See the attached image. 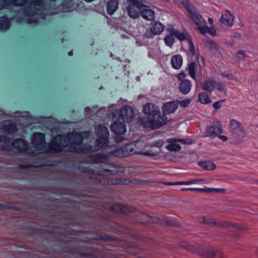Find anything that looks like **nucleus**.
<instances>
[{
	"label": "nucleus",
	"instance_id": "12",
	"mask_svg": "<svg viewBox=\"0 0 258 258\" xmlns=\"http://www.w3.org/2000/svg\"><path fill=\"white\" fill-rule=\"evenodd\" d=\"M222 132L221 125L219 121H217V126L213 125L208 126L206 130V136L210 137H215L218 136Z\"/></svg>",
	"mask_w": 258,
	"mask_h": 258
},
{
	"label": "nucleus",
	"instance_id": "22",
	"mask_svg": "<svg viewBox=\"0 0 258 258\" xmlns=\"http://www.w3.org/2000/svg\"><path fill=\"white\" fill-rule=\"evenodd\" d=\"M118 7V2L117 0H110L107 5V13L111 15L117 10Z\"/></svg>",
	"mask_w": 258,
	"mask_h": 258
},
{
	"label": "nucleus",
	"instance_id": "17",
	"mask_svg": "<svg viewBox=\"0 0 258 258\" xmlns=\"http://www.w3.org/2000/svg\"><path fill=\"white\" fill-rule=\"evenodd\" d=\"M74 0H67L63 5L59 7L60 12H69L77 9L80 4H74Z\"/></svg>",
	"mask_w": 258,
	"mask_h": 258
},
{
	"label": "nucleus",
	"instance_id": "8",
	"mask_svg": "<svg viewBox=\"0 0 258 258\" xmlns=\"http://www.w3.org/2000/svg\"><path fill=\"white\" fill-rule=\"evenodd\" d=\"M120 116L125 122H131L134 119V112L132 108L130 106H125L120 109Z\"/></svg>",
	"mask_w": 258,
	"mask_h": 258
},
{
	"label": "nucleus",
	"instance_id": "27",
	"mask_svg": "<svg viewBox=\"0 0 258 258\" xmlns=\"http://www.w3.org/2000/svg\"><path fill=\"white\" fill-rule=\"evenodd\" d=\"M11 23L10 20L6 17H0V31L9 29Z\"/></svg>",
	"mask_w": 258,
	"mask_h": 258
},
{
	"label": "nucleus",
	"instance_id": "43",
	"mask_svg": "<svg viewBox=\"0 0 258 258\" xmlns=\"http://www.w3.org/2000/svg\"><path fill=\"white\" fill-rule=\"evenodd\" d=\"M245 51H242V50H239V51H237V56L239 59L243 58L245 56Z\"/></svg>",
	"mask_w": 258,
	"mask_h": 258
},
{
	"label": "nucleus",
	"instance_id": "55",
	"mask_svg": "<svg viewBox=\"0 0 258 258\" xmlns=\"http://www.w3.org/2000/svg\"><path fill=\"white\" fill-rule=\"evenodd\" d=\"M221 226L222 227H226L228 226L229 225H227V224H226V225H221Z\"/></svg>",
	"mask_w": 258,
	"mask_h": 258
},
{
	"label": "nucleus",
	"instance_id": "53",
	"mask_svg": "<svg viewBox=\"0 0 258 258\" xmlns=\"http://www.w3.org/2000/svg\"><path fill=\"white\" fill-rule=\"evenodd\" d=\"M208 22H209V23L210 25H212L213 24V19L212 18H208Z\"/></svg>",
	"mask_w": 258,
	"mask_h": 258
},
{
	"label": "nucleus",
	"instance_id": "1",
	"mask_svg": "<svg viewBox=\"0 0 258 258\" xmlns=\"http://www.w3.org/2000/svg\"><path fill=\"white\" fill-rule=\"evenodd\" d=\"M95 133L98 137L96 140L97 148L93 149L90 145L82 146L81 145L83 138L90 135V132L82 133L73 132L68 134L67 136L58 135L52 139L49 144L45 143L44 134L36 133L31 137V142L33 145L32 152L33 155L43 153H58L61 152L89 154V156L92 158V162L102 163L106 161L107 155L104 149H100L107 146L109 132L105 126L100 124L96 126Z\"/></svg>",
	"mask_w": 258,
	"mask_h": 258
},
{
	"label": "nucleus",
	"instance_id": "10",
	"mask_svg": "<svg viewBox=\"0 0 258 258\" xmlns=\"http://www.w3.org/2000/svg\"><path fill=\"white\" fill-rule=\"evenodd\" d=\"M0 130L9 134H12L18 131L17 126L8 120H5L0 123Z\"/></svg>",
	"mask_w": 258,
	"mask_h": 258
},
{
	"label": "nucleus",
	"instance_id": "37",
	"mask_svg": "<svg viewBox=\"0 0 258 258\" xmlns=\"http://www.w3.org/2000/svg\"><path fill=\"white\" fill-rule=\"evenodd\" d=\"M112 209L117 212L125 213L124 207L120 204H115L113 205Z\"/></svg>",
	"mask_w": 258,
	"mask_h": 258
},
{
	"label": "nucleus",
	"instance_id": "56",
	"mask_svg": "<svg viewBox=\"0 0 258 258\" xmlns=\"http://www.w3.org/2000/svg\"><path fill=\"white\" fill-rule=\"evenodd\" d=\"M187 188H183L181 189L182 190H188Z\"/></svg>",
	"mask_w": 258,
	"mask_h": 258
},
{
	"label": "nucleus",
	"instance_id": "41",
	"mask_svg": "<svg viewBox=\"0 0 258 258\" xmlns=\"http://www.w3.org/2000/svg\"><path fill=\"white\" fill-rule=\"evenodd\" d=\"M222 102H223V100H221V101H218L215 102L213 104V107L215 109H219L220 108H221V107L222 106L221 104H222Z\"/></svg>",
	"mask_w": 258,
	"mask_h": 258
},
{
	"label": "nucleus",
	"instance_id": "26",
	"mask_svg": "<svg viewBox=\"0 0 258 258\" xmlns=\"http://www.w3.org/2000/svg\"><path fill=\"white\" fill-rule=\"evenodd\" d=\"M141 222L145 223L146 222L158 223V219L156 217H152L144 213L140 214Z\"/></svg>",
	"mask_w": 258,
	"mask_h": 258
},
{
	"label": "nucleus",
	"instance_id": "9",
	"mask_svg": "<svg viewBox=\"0 0 258 258\" xmlns=\"http://www.w3.org/2000/svg\"><path fill=\"white\" fill-rule=\"evenodd\" d=\"M178 106L177 101H171L165 103L162 106V112L163 114L166 116V114H169L174 113Z\"/></svg>",
	"mask_w": 258,
	"mask_h": 258
},
{
	"label": "nucleus",
	"instance_id": "2",
	"mask_svg": "<svg viewBox=\"0 0 258 258\" xmlns=\"http://www.w3.org/2000/svg\"><path fill=\"white\" fill-rule=\"evenodd\" d=\"M45 0H0V10L8 6H21L27 5L24 10L23 21L28 23H35L44 19L47 15H55L59 12L52 11Z\"/></svg>",
	"mask_w": 258,
	"mask_h": 258
},
{
	"label": "nucleus",
	"instance_id": "45",
	"mask_svg": "<svg viewBox=\"0 0 258 258\" xmlns=\"http://www.w3.org/2000/svg\"><path fill=\"white\" fill-rule=\"evenodd\" d=\"M185 77V74L183 72H181L180 73H179L178 75H177V78L180 80V81H182L183 80V79Z\"/></svg>",
	"mask_w": 258,
	"mask_h": 258
},
{
	"label": "nucleus",
	"instance_id": "16",
	"mask_svg": "<svg viewBox=\"0 0 258 258\" xmlns=\"http://www.w3.org/2000/svg\"><path fill=\"white\" fill-rule=\"evenodd\" d=\"M131 146V145H127L123 148H117L111 151H106V152L119 157H122L127 156L129 154L127 151L128 150L132 152Z\"/></svg>",
	"mask_w": 258,
	"mask_h": 258
},
{
	"label": "nucleus",
	"instance_id": "49",
	"mask_svg": "<svg viewBox=\"0 0 258 258\" xmlns=\"http://www.w3.org/2000/svg\"><path fill=\"white\" fill-rule=\"evenodd\" d=\"M219 138L223 141H226L227 140V137L223 135H218Z\"/></svg>",
	"mask_w": 258,
	"mask_h": 258
},
{
	"label": "nucleus",
	"instance_id": "23",
	"mask_svg": "<svg viewBox=\"0 0 258 258\" xmlns=\"http://www.w3.org/2000/svg\"><path fill=\"white\" fill-rule=\"evenodd\" d=\"M199 31L203 34L208 33L213 36L217 34L216 30L213 26L208 27L206 24L203 26V27H200L199 28Z\"/></svg>",
	"mask_w": 258,
	"mask_h": 258
},
{
	"label": "nucleus",
	"instance_id": "32",
	"mask_svg": "<svg viewBox=\"0 0 258 258\" xmlns=\"http://www.w3.org/2000/svg\"><path fill=\"white\" fill-rule=\"evenodd\" d=\"M181 142L184 144L190 145L192 143V141L190 139H181L178 138H170L167 140V142Z\"/></svg>",
	"mask_w": 258,
	"mask_h": 258
},
{
	"label": "nucleus",
	"instance_id": "48",
	"mask_svg": "<svg viewBox=\"0 0 258 258\" xmlns=\"http://www.w3.org/2000/svg\"><path fill=\"white\" fill-rule=\"evenodd\" d=\"M175 1L178 3L182 4L184 7H185V5H184L185 2H187L188 3H189V2L188 1V0H175Z\"/></svg>",
	"mask_w": 258,
	"mask_h": 258
},
{
	"label": "nucleus",
	"instance_id": "36",
	"mask_svg": "<svg viewBox=\"0 0 258 258\" xmlns=\"http://www.w3.org/2000/svg\"><path fill=\"white\" fill-rule=\"evenodd\" d=\"M206 45L211 51H213L214 52H217L218 51L217 44L213 41L210 40L208 41Z\"/></svg>",
	"mask_w": 258,
	"mask_h": 258
},
{
	"label": "nucleus",
	"instance_id": "59",
	"mask_svg": "<svg viewBox=\"0 0 258 258\" xmlns=\"http://www.w3.org/2000/svg\"><path fill=\"white\" fill-rule=\"evenodd\" d=\"M140 97H141V95H139V98H140Z\"/></svg>",
	"mask_w": 258,
	"mask_h": 258
},
{
	"label": "nucleus",
	"instance_id": "30",
	"mask_svg": "<svg viewBox=\"0 0 258 258\" xmlns=\"http://www.w3.org/2000/svg\"><path fill=\"white\" fill-rule=\"evenodd\" d=\"M174 35L170 33L169 35H166L164 38V41L165 44L170 48H172L174 44Z\"/></svg>",
	"mask_w": 258,
	"mask_h": 258
},
{
	"label": "nucleus",
	"instance_id": "15",
	"mask_svg": "<svg viewBox=\"0 0 258 258\" xmlns=\"http://www.w3.org/2000/svg\"><path fill=\"white\" fill-rule=\"evenodd\" d=\"M169 33L174 35V36L176 37L180 41H186L189 40L191 37L186 31L181 32L177 30L174 29L172 26L171 28H168Z\"/></svg>",
	"mask_w": 258,
	"mask_h": 258
},
{
	"label": "nucleus",
	"instance_id": "19",
	"mask_svg": "<svg viewBox=\"0 0 258 258\" xmlns=\"http://www.w3.org/2000/svg\"><path fill=\"white\" fill-rule=\"evenodd\" d=\"M202 182L205 184L208 183L209 181L205 179H194L185 181H178L175 182H170L169 185H190Z\"/></svg>",
	"mask_w": 258,
	"mask_h": 258
},
{
	"label": "nucleus",
	"instance_id": "51",
	"mask_svg": "<svg viewBox=\"0 0 258 258\" xmlns=\"http://www.w3.org/2000/svg\"><path fill=\"white\" fill-rule=\"evenodd\" d=\"M207 189L209 190L216 191H219L224 190L223 189H220V188H207Z\"/></svg>",
	"mask_w": 258,
	"mask_h": 258
},
{
	"label": "nucleus",
	"instance_id": "54",
	"mask_svg": "<svg viewBox=\"0 0 258 258\" xmlns=\"http://www.w3.org/2000/svg\"><path fill=\"white\" fill-rule=\"evenodd\" d=\"M69 55L71 56L73 55V51H71L68 53Z\"/></svg>",
	"mask_w": 258,
	"mask_h": 258
},
{
	"label": "nucleus",
	"instance_id": "46",
	"mask_svg": "<svg viewBox=\"0 0 258 258\" xmlns=\"http://www.w3.org/2000/svg\"><path fill=\"white\" fill-rule=\"evenodd\" d=\"M188 190H197V191H203L204 189L203 188H192V187H189L187 188Z\"/></svg>",
	"mask_w": 258,
	"mask_h": 258
},
{
	"label": "nucleus",
	"instance_id": "11",
	"mask_svg": "<svg viewBox=\"0 0 258 258\" xmlns=\"http://www.w3.org/2000/svg\"><path fill=\"white\" fill-rule=\"evenodd\" d=\"M234 19V16L228 10L223 12L220 21L221 23L227 27H230L232 26Z\"/></svg>",
	"mask_w": 258,
	"mask_h": 258
},
{
	"label": "nucleus",
	"instance_id": "44",
	"mask_svg": "<svg viewBox=\"0 0 258 258\" xmlns=\"http://www.w3.org/2000/svg\"><path fill=\"white\" fill-rule=\"evenodd\" d=\"M85 114L86 116L91 115L92 110L90 107H86L85 109Z\"/></svg>",
	"mask_w": 258,
	"mask_h": 258
},
{
	"label": "nucleus",
	"instance_id": "5",
	"mask_svg": "<svg viewBox=\"0 0 258 258\" xmlns=\"http://www.w3.org/2000/svg\"><path fill=\"white\" fill-rule=\"evenodd\" d=\"M12 149H16L25 155H33L32 149L28 148L27 143L22 139H16L12 142L10 141L7 150Z\"/></svg>",
	"mask_w": 258,
	"mask_h": 258
},
{
	"label": "nucleus",
	"instance_id": "4",
	"mask_svg": "<svg viewBox=\"0 0 258 258\" xmlns=\"http://www.w3.org/2000/svg\"><path fill=\"white\" fill-rule=\"evenodd\" d=\"M184 4L185 8L188 12L190 18L197 25V30L199 31V28L200 27H203V26L206 24V21L190 3L185 2Z\"/></svg>",
	"mask_w": 258,
	"mask_h": 258
},
{
	"label": "nucleus",
	"instance_id": "33",
	"mask_svg": "<svg viewBox=\"0 0 258 258\" xmlns=\"http://www.w3.org/2000/svg\"><path fill=\"white\" fill-rule=\"evenodd\" d=\"M218 91H219L222 95H225L227 92V88L225 85H224L222 82H216V87L215 88Z\"/></svg>",
	"mask_w": 258,
	"mask_h": 258
},
{
	"label": "nucleus",
	"instance_id": "25",
	"mask_svg": "<svg viewBox=\"0 0 258 258\" xmlns=\"http://www.w3.org/2000/svg\"><path fill=\"white\" fill-rule=\"evenodd\" d=\"M197 69V64L195 62H189L187 67L189 75L194 80H196V72Z\"/></svg>",
	"mask_w": 258,
	"mask_h": 258
},
{
	"label": "nucleus",
	"instance_id": "3",
	"mask_svg": "<svg viewBox=\"0 0 258 258\" xmlns=\"http://www.w3.org/2000/svg\"><path fill=\"white\" fill-rule=\"evenodd\" d=\"M143 111L147 115V117L140 118L141 123L145 128L152 130L159 128L168 122L167 116L161 115L159 108L153 104L145 105Z\"/></svg>",
	"mask_w": 258,
	"mask_h": 258
},
{
	"label": "nucleus",
	"instance_id": "34",
	"mask_svg": "<svg viewBox=\"0 0 258 258\" xmlns=\"http://www.w3.org/2000/svg\"><path fill=\"white\" fill-rule=\"evenodd\" d=\"M159 55V48L158 46H155L153 49H150L148 51V57L155 59Z\"/></svg>",
	"mask_w": 258,
	"mask_h": 258
},
{
	"label": "nucleus",
	"instance_id": "35",
	"mask_svg": "<svg viewBox=\"0 0 258 258\" xmlns=\"http://www.w3.org/2000/svg\"><path fill=\"white\" fill-rule=\"evenodd\" d=\"M170 144L167 145L166 149L170 151H178L180 150L181 147L179 145L176 144V142H168Z\"/></svg>",
	"mask_w": 258,
	"mask_h": 258
},
{
	"label": "nucleus",
	"instance_id": "42",
	"mask_svg": "<svg viewBox=\"0 0 258 258\" xmlns=\"http://www.w3.org/2000/svg\"><path fill=\"white\" fill-rule=\"evenodd\" d=\"M221 75L223 77L227 78L228 80H233L234 79V76L231 74L221 73Z\"/></svg>",
	"mask_w": 258,
	"mask_h": 258
},
{
	"label": "nucleus",
	"instance_id": "24",
	"mask_svg": "<svg viewBox=\"0 0 258 258\" xmlns=\"http://www.w3.org/2000/svg\"><path fill=\"white\" fill-rule=\"evenodd\" d=\"M199 165L204 169L207 170H213L216 167V165L211 161L199 162Z\"/></svg>",
	"mask_w": 258,
	"mask_h": 258
},
{
	"label": "nucleus",
	"instance_id": "13",
	"mask_svg": "<svg viewBox=\"0 0 258 258\" xmlns=\"http://www.w3.org/2000/svg\"><path fill=\"white\" fill-rule=\"evenodd\" d=\"M230 130L232 134L239 137H243L244 132L241 125L234 119H231L230 121Z\"/></svg>",
	"mask_w": 258,
	"mask_h": 258
},
{
	"label": "nucleus",
	"instance_id": "20",
	"mask_svg": "<svg viewBox=\"0 0 258 258\" xmlns=\"http://www.w3.org/2000/svg\"><path fill=\"white\" fill-rule=\"evenodd\" d=\"M191 84L190 81L186 79L181 81L179 86L180 91L183 94L188 93L191 89Z\"/></svg>",
	"mask_w": 258,
	"mask_h": 258
},
{
	"label": "nucleus",
	"instance_id": "47",
	"mask_svg": "<svg viewBox=\"0 0 258 258\" xmlns=\"http://www.w3.org/2000/svg\"><path fill=\"white\" fill-rule=\"evenodd\" d=\"M209 255L208 256V258H212L215 255V252L213 250L209 251Z\"/></svg>",
	"mask_w": 258,
	"mask_h": 258
},
{
	"label": "nucleus",
	"instance_id": "18",
	"mask_svg": "<svg viewBox=\"0 0 258 258\" xmlns=\"http://www.w3.org/2000/svg\"><path fill=\"white\" fill-rule=\"evenodd\" d=\"M111 128L115 134L119 135L124 134L126 131L124 123L119 121L113 122L111 125Z\"/></svg>",
	"mask_w": 258,
	"mask_h": 258
},
{
	"label": "nucleus",
	"instance_id": "14",
	"mask_svg": "<svg viewBox=\"0 0 258 258\" xmlns=\"http://www.w3.org/2000/svg\"><path fill=\"white\" fill-rule=\"evenodd\" d=\"M141 15L143 19L147 21H153L155 18L154 11L147 6L141 7Z\"/></svg>",
	"mask_w": 258,
	"mask_h": 258
},
{
	"label": "nucleus",
	"instance_id": "31",
	"mask_svg": "<svg viewBox=\"0 0 258 258\" xmlns=\"http://www.w3.org/2000/svg\"><path fill=\"white\" fill-rule=\"evenodd\" d=\"M199 99L202 104H208L212 101L209 96L205 92L199 94Z\"/></svg>",
	"mask_w": 258,
	"mask_h": 258
},
{
	"label": "nucleus",
	"instance_id": "57",
	"mask_svg": "<svg viewBox=\"0 0 258 258\" xmlns=\"http://www.w3.org/2000/svg\"><path fill=\"white\" fill-rule=\"evenodd\" d=\"M137 79L138 81H139V80H140V77H137Z\"/></svg>",
	"mask_w": 258,
	"mask_h": 258
},
{
	"label": "nucleus",
	"instance_id": "39",
	"mask_svg": "<svg viewBox=\"0 0 258 258\" xmlns=\"http://www.w3.org/2000/svg\"><path fill=\"white\" fill-rule=\"evenodd\" d=\"M190 99H186L185 100L177 101L178 105L179 104L182 107H185L187 106L190 102Z\"/></svg>",
	"mask_w": 258,
	"mask_h": 258
},
{
	"label": "nucleus",
	"instance_id": "29",
	"mask_svg": "<svg viewBox=\"0 0 258 258\" xmlns=\"http://www.w3.org/2000/svg\"><path fill=\"white\" fill-rule=\"evenodd\" d=\"M10 144V140L6 137L2 138L0 136V149L8 150Z\"/></svg>",
	"mask_w": 258,
	"mask_h": 258
},
{
	"label": "nucleus",
	"instance_id": "38",
	"mask_svg": "<svg viewBox=\"0 0 258 258\" xmlns=\"http://www.w3.org/2000/svg\"><path fill=\"white\" fill-rule=\"evenodd\" d=\"M188 45V49L192 55H195L196 53L195 48L194 44L192 42L191 38L187 41Z\"/></svg>",
	"mask_w": 258,
	"mask_h": 258
},
{
	"label": "nucleus",
	"instance_id": "50",
	"mask_svg": "<svg viewBox=\"0 0 258 258\" xmlns=\"http://www.w3.org/2000/svg\"><path fill=\"white\" fill-rule=\"evenodd\" d=\"M28 118L25 115H23L21 117V119H20V121H23V122H28Z\"/></svg>",
	"mask_w": 258,
	"mask_h": 258
},
{
	"label": "nucleus",
	"instance_id": "58",
	"mask_svg": "<svg viewBox=\"0 0 258 258\" xmlns=\"http://www.w3.org/2000/svg\"><path fill=\"white\" fill-rule=\"evenodd\" d=\"M170 224H174V223L171 222Z\"/></svg>",
	"mask_w": 258,
	"mask_h": 258
},
{
	"label": "nucleus",
	"instance_id": "40",
	"mask_svg": "<svg viewBox=\"0 0 258 258\" xmlns=\"http://www.w3.org/2000/svg\"><path fill=\"white\" fill-rule=\"evenodd\" d=\"M200 221L202 223H207L208 224H216L217 223L213 221L212 220H206L204 217H202L200 219Z\"/></svg>",
	"mask_w": 258,
	"mask_h": 258
},
{
	"label": "nucleus",
	"instance_id": "6",
	"mask_svg": "<svg viewBox=\"0 0 258 258\" xmlns=\"http://www.w3.org/2000/svg\"><path fill=\"white\" fill-rule=\"evenodd\" d=\"M164 29V25L159 21L152 23L145 33L147 38H153L155 35L160 34Z\"/></svg>",
	"mask_w": 258,
	"mask_h": 258
},
{
	"label": "nucleus",
	"instance_id": "28",
	"mask_svg": "<svg viewBox=\"0 0 258 258\" xmlns=\"http://www.w3.org/2000/svg\"><path fill=\"white\" fill-rule=\"evenodd\" d=\"M203 89L210 93L216 87V82L213 80H208L203 84Z\"/></svg>",
	"mask_w": 258,
	"mask_h": 258
},
{
	"label": "nucleus",
	"instance_id": "7",
	"mask_svg": "<svg viewBox=\"0 0 258 258\" xmlns=\"http://www.w3.org/2000/svg\"><path fill=\"white\" fill-rule=\"evenodd\" d=\"M141 10L140 3L137 0H131L128 2L126 11L130 17L137 18L141 13Z\"/></svg>",
	"mask_w": 258,
	"mask_h": 258
},
{
	"label": "nucleus",
	"instance_id": "52",
	"mask_svg": "<svg viewBox=\"0 0 258 258\" xmlns=\"http://www.w3.org/2000/svg\"><path fill=\"white\" fill-rule=\"evenodd\" d=\"M141 154L144 155H146V156H151V155H152V154L151 153H150L149 152H143V153H141Z\"/></svg>",
	"mask_w": 258,
	"mask_h": 258
},
{
	"label": "nucleus",
	"instance_id": "21",
	"mask_svg": "<svg viewBox=\"0 0 258 258\" xmlns=\"http://www.w3.org/2000/svg\"><path fill=\"white\" fill-rule=\"evenodd\" d=\"M172 67L175 69H179L182 64V57L180 54L173 55L171 60Z\"/></svg>",
	"mask_w": 258,
	"mask_h": 258
}]
</instances>
